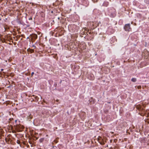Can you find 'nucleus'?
I'll use <instances>...</instances> for the list:
<instances>
[{"mask_svg":"<svg viewBox=\"0 0 149 149\" xmlns=\"http://www.w3.org/2000/svg\"><path fill=\"white\" fill-rule=\"evenodd\" d=\"M57 82H55L54 83V86L55 87H56V86H57Z\"/></svg>","mask_w":149,"mask_h":149,"instance_id":"6","label":"nucleus"},{"mask_svg":"<svg viewBox=\"0 0 149 149\" xmlns=\"http://www.w3.org/2000/svg\"><path fill=\"white\" fill-rule=\"evenodd\" d=\"M62 82V80H61L60 81V83L61 84Z\"/></svg>","mask_w":149,"mask_h":149,"instance_id":"10","label":"nucleus"},{"mask_svg":"<svg viewBox=\"0 0 149 149\" xmlns=\"http://www.w3.org/2000/svg\"><path fill=\"white\" fill-rule=\"evenodd\" d=\"M29 19H32V18H31Z\"/></svg>","mask_w":149,"mask_h":149,"instance_id":"13","label":"nucleus"},{"mask_svg":"<svg viewBox=\"0 0 149 149\" xmlns=\"http://www.w3.org/2000/svg\"><path fill=\"white\" fill-rule=\"evenodd\" d=\"M141 88V86H139L138 87V88L139 89H140V88Z\"/></svg>","mask_w":149,"mask_h":149,"instance_id":"9","label":"nucleus"},{"mask_svg":"<svg viewBox=\"0 0 149 149\" xmlns=\"http://www.w3.org/2000/svg\"><path fill=\"white\" fill-rule=\"evenodd\" d=\"M131 81L133 82H135L136 81V79L134 78H133L131 79Z\"/></svg>","mask_w":149,"mask_h":149,"instance_id":"3","label":"nucleus"},{"mask_svg":"<svg viewBox=\"0 0 149 149\" xmlns=\"http://www.w3.org/2000/svg\"><path fill=\"white\" fill-rule=\"evenodd\" d=\"M29 25H27V27H29Z\"/></svg>","mask_w":149,"mask_h":149,"instance_id":"12","label":"nucleus"},{"mask_svg":"<svg viewBox=\"0 0 149 149\" xmlns=\"http://www.w3.org/2000/svg\"><path fill=\"white\" fill-rule=\"evenodd\" d=\"M44 139L43 138H41V139H40L39 140L40 142V143L42 142L43 141Z\"/></svg>","mask_w":149,"mask_h":149,"instance_id":"4","label":"nucleus"},{"mask_svg":"<svg viewBox=\"0 0 149 149\" xmlns=\"http://www.w3.org/2000/svg\"><path fill=\"white\" fill-rule=\"evenodd\" d=\"M29 49V50H30V51L31 52V53H32L33 52V50L32 49H27V50H28Z\"/></svg>","mask_w":149,"mask_h":149,"instance_id":"5","label":"nucleus"},{"mask_svg":"<svg viewBox=\"0 0 149 149\" xmlns=\"http://www.w3.org/2000/svg\"><path fill=\"white\" fill-rule=\"evenodd\" d=\"M109 4V3L108 2H104L103 3V6H107Z\"/></svg>","mask_w":149,"mask_h":149,"instance_id":"2","label":"nucleus"},{"mask_svg":"<svg viewBox=\"0 0 149 149\" xmlns=\"http://www.w3.org/2000/svg\"><path fill=\"white\" fill-rule=\"evenodd\" d=\"M94 2H97L98 0H92Z\"/></svg>","mask_w":149,"mask_h":149,"instance_id":"7","label":"nucleus"},{"mask_svg":"<svg viewBox=\"0 0 149 149\" xmlns=\"http://www.w3.org/2000/svg\"><path fill=\"white\" fill-rule=\"evenodd\" d=\"M34 74V72H33L31 73V77L33 76V75Z\"/></svg>","mask_w":149,"mask_h":149,"instance_id":"8","label":"nucleus"},{"mask_svg":"<svg viewBox=\"0 0 149 149\" xmlns=\"http://www.w3.org/2000/svg\"><path fill=\"white\" fill-rule=\"evenodd\" d=\"M130 24H125L124 27L125 31H129L131 30V28L130 27Z\"/></svg>","mask_w":149,"mask_h":149,"instance_id":"1","label":"nucleus"},{"mask_svg":"<svg viewBox=\"0 0 149 149\" xmlns=\"http://www.w3.org/2000/svg\"><path fill=\"white\" fill-rule=\"evenodd\" d=\"M3 69H1V71H3Z\"/></svg>","mask_w":149,"mask_h":149,"instance_id":"11","label":"nucleus"},{"mask_svg":"<svg viewBox=\"0 0 149 149\" xmlns=\"http://www.w3.org/2000/svg\"><path fill=\"white\" fill-rule=\"evenodd\" d=\"M15 121L16 122L17 121V120H16Z\"/></svg>","mask_w":149,"mask_h":149,"instance_id":"14","label":"nucleus"}]
</instances>
